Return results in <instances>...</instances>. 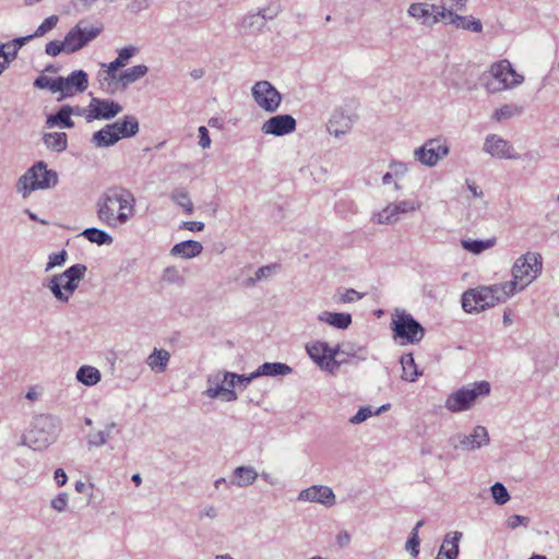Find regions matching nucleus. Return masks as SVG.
Wrapping results in <instances>:
<instances>
[{
    "label": "nucleus",
    "mask_w": 559,
    "mask_h": 559,
    "mask_svg": "<svg viewBox=\"0 0 559 559\" xmlns=\"http://www.w3.org/2000/svg\"><path fill=\"white\" fill-rule=\"evenodd\" d=\"M135 195L122 186L107 188L95 204L98 221L110 228L127 225L135 215Z\"/></svg>",
    "instance_id": "obj_1"
},
{
    "label": "nucleus",
    "mask_w": 559,
    "mask_h": 559,
    "mask_svg": "<svg viewBox=\"0 0 559 559\" xmlns=\"http://www.w3.org/2000/svg\"><path fill=\"white\" fill-rule=\"evenodd\" d=\"M514 295V283H500L468 289L462 295V307L465 312H480L497 304L507 301Z\"/></svg>",
    "instance_id": "obj_2"
},
{
    "label": "nucleus",
    "mask_w": 559,
    "mask_h": 559,
    "mask_svg": "<svg viewBox=\"0 0 559 559\" xmlns=\"http://www.w3.org/2000/svg\"><path fill=\"white\" fill-rule=\"evenodd\" d=\"M480 80L489 94L513 90L524 82V75L518 73L508 59H501L490 64Z\"/></svg>",
    "instance_id": "obj_3"
},
{
    "label": "nucleus",
    "mask_w": 559,
    "mask_h": 559,
    "mask_svg": "<svg viewBox=\"0 0 559 559\" xmlns=\"http://www.w3.org/2000/svg\"><path fill=\"white\" fill-rule=\"evenodd\" d=\"M85 264H74L62 273L52 275L44 284L58 302L68 304L86 274Z\"/></svg>",
    "instance_id": "obj_4"
},
{
    "label": "nucleus",
    "mask_w": 559,
    "mask_h": 559,
    "mask_svg": "<svg viewBox=\"0 0 559 559\" xmlns=\"http://www.w3.org/2000/svg\"><path fill=\"white\" fill-rule=\"evenodd\" d=\"M58 182L57 173L47 169L44 162H37L17 180L16 190L22 197L27 198L31 192L38 189H48Z\"/></svg>",
    "instance_id": "obj_5"
},
{
    "label": "nucleus",
    "mask_w": 559,
    "mask_h": 559,
    "mask_svg": "<svg viewBox=\"0 0 559 559\" xmlns=\"http://www.w3.org/2000/svg\"><path fill=\"white\" fill-rule=\"evenodd\" d=\"M543 269V258L537 252H527L520 257L512 269L513 280L508 283H514V294L523 290L540 273Z\"/></svg>",
    "instance_id": "obj_6"
},
{
    "label": "nucleus",
    "mask_w": 559,
    "mask_h": 559,
    "mask_svg": "<svg viewBox=\"0 0 559 559\" xmlns=\"http://www.w3.org/2000/svg\"><path fill=\"white\" fill-rule=\"evenodd\" d=\"M490 390L488 381H477L471 385L463 386L448 396L445 408L452 413L467 411L479 397L488 396Z\"/></svg>",
    "instance_id": "obj_7"
},
{
    "label": "nucleus",
    "mask_w": 559,
    "mask_h": 559,
    "mask_svg": "<svg viewBox=\"0 0 559 559\" xmlns=\"http://www.w3.org/2000/svg\"><path fill=\"white\" fill-rule=\"evenodd\" d=\"M391 329L394 332V337L403 340V343H419L425 335V330L420 323L405 310L395 311Z\"/></svg>",
    "instance_id": "obj_8"
},
{
    "label": "nucleus",
    "mask_w": 559,
    "mask_h": 559,
    "mask_svg": "<svg viewBox=\"0 0 559 559\" xmlns=\"http://www.w3.org/2000/svg\"><path fill=\"white\" fill-rule=\"evenodd\" d=\"M209 388L203 394L210 399H217L222 396L226 402L237 400V393L234 388L237 385V373L230 371H223L215 376H209L206 380Z\"/></svg>",
    "instance_id": "obj_9"
},
{
    "label": "nucleus",
    "mask_w": 559,
    "mask_h": 559,
    "mask_svg": "<svg viewBox=\"0 0 559 559\" xmlns=\"http://www.w3.org/2000/svg\"><path fill=\"white\" fill-rule=\"evenodd\" d=\"M420 202L402 200L388 204L380 212L373 213L371 221L380 225H393L400 221L402 214L413 213L420 209Z\"/></svg>",
    "instance_id": "obj_10"
},
{
    "label": "nucleus",
    "mask_w": 559,
    "mask_h": 559,
    "mask_svg": "<svg viewBox=\"0 0 559 559\" xmlns=\"http://www.w3.org/2000/svg\"><path fill=\"white\" fill-rule=\"evenodd\" d=\"M49 425V418L46 416L35 418L31 429L23 435L22 444L35 451L46 449L52 441L51 433L48 430Z\"/></svg>",
    "instance_id": "obj_11"
},
{
    "label": "nucleus",
    "mask_w": 559,
    "mask_h": 559,
    "mask_svg": "<svg viewBox=\"0 0 559 559\" xmlns=\"http://www.w3.org/2000/svg\"><path fill=\"white\" fill-rule=\"evenodd\" d=\"M257 105L266 112H275L282 104V94L269 81H259L251 88Z\"/></svg>",
    "instance_id": "obj_12"
},
{
    "label": "nucleus",
    "mask_w": 559,
    "mask_h": 559,
    "mask_svg": "<svg viewBox=\"0 0 559 559\" xmlns=\"http://www.w3.org/2000/svg\"><path fill=\"white\" fill-rule=\"evenodd\" d=\"M102 33L100 26H87L85 22L80 21L64 36L68 47V53H73L85 47Z\"/></svg>",
    "instance_id": "obj_13"
},
{
    "label": "nucleus",
    "mask_w": 559,
    "mask_h": 559,
    "mask_svg": "<svg viewBox=\"0 0 559 559\" xmlns=\"http://www.w3.org/2000/svg\"><path fill=\"white\" fill-rule=\"evenodd\" d=\"M450 152L447 143L440 139L427 140L420 147L414 151V157L420 164L432 167Z\"/></svg>",
    "instance_id": "obj_14"
},
{
    "label": "nucleus",
    "mask_w": 559,
    "mask_h": 559,
    "mask_svg": "<svg viewBox=\"0 0 559 559\" xmlns=\"http://www.w3.org/2000/svg\"><path fill=\"white\" fill-rule=\"evenodd\" d=\"M122 110L123 107L114 99L93 97L87 107L85 119L87 122L94 120H110Z\"/></svg>",
    "instance_id": "obj_15"
},
{
    "label": "nucleus",
    "mask_w": 559,
    "mask_h": 559,
    "mask_svg": "<svg viewBox=\"0 0 559 559\" xmlns=\"http://www.w3.org/2000/svg\"><path fill=\"white\" fill-rule=\"evenodd\" d=\"M484 152L493 158L499 159H519L520 155L515 152L512 144L498 134H489L485 138Z\"/></svg>",
    "instance_id": "obj_16"
},
{
    "label": "nucleus",
    "mask_w": 559,
    "mask_h": 559,
    "mask_svg": "<svg viewBox=\"0 0 559 559\" xmlns=\"http://www.w3.org/2000/svg\"><path fill=\"white\" fill-rule=\"evenodd\" d=\"M455 11L456 10L440 11L438 15L435 16V21H442L447 25H453L456 28L474 33H480L483 31L480 20L472 15H460Z\"/></svg>",
    "instance_id": "obj_17"
},
{
    "label": "nucleus",
    "mask_w": 559,
    "mask_h": 559,
    "mask_svg": "<svg viewBox=\"0 0 559 559\" xmlns=\"http://www.w3.org/2000/svg\"><path fill=\"white\" fill-rule=\"evenodd\" d=\"M61 100L64 97L73 96L76 93H83L88 87V78L85 71L74 70L68 78L59 76Z\"/></svg>",
    "instance_id": "obj_18"
},
{
    "label": "nucleus",
    "mask_w": 559,
    "mask_h": 559,
    "mask_svg": "<svg viewBox=\"0 0 559 559\" xmlns=\"http://www.w3.org/2000/svg\"><path fill=\"white\" fill-rule=\"evenodd\" d=\"M296 120L290 115H277L265 120L261 127L264 134L283 136L296 130Z\"/></svg>",
    "instance_id": "obj_19"
},
{
    "label": "nucleus",
    "mask_w": 559,
    "mask_h": 559,
    "mask_svg": "<svg viewBox=\"0 0 559 559\" xmlns=\"http://www.w3.org/2000/svg\"><path fill=\"white\" fill-rule=\"evenodd\" d=\"M299 501L317 502L325 507L335 504V495L333 490L323 485H313L302 489L298 495Z\"/></svg>",
    "instance_id": "obj_20"
},
{
    "label": "nucleus",
    "mask_w": 559,
    "mask_h": 559,
    "mask_svg": "<svg viewBox=\"0 0 559 559\" xmlns=\"http://www.w3.org/2000/svg\"><path fill=\"white\" fill-rule=\"evenodd\" d=\"M440 10L441 8L439 7V4L415 2L408 7L407 13L411 17L420 22L423 25L432 26L440 22L435 21V16L438 15V12H440Z\"/></svg>",
    "instance_id": "obj_21"
},
{
    "label": "nucleus",
    "mask_w": 559,
    "mask_h": 559,
    "mask_svg": "<svg viewBox=\"0 0 559 559\" xmlns=\"http://www.w3.org/2000/svg\"><path fill=\"white\" fill-rule=\"evenodd\" d=\"M456 440L457 444H454V448H461L469 451L488 444L489 436L485 427L476 426L469 435H457Z\"/></svg>",
    "instance_id": "obj_22"
},
{
    "label": "nucleus",
    "mask_w": 559,
    "mask_h": 559,
    "mask_svg": "<svg viewBox=\"0 0 559 559\" xmlns=\"http://www.w3.org/2000/svg\"><path fill=\"white\" fill-rule=\"evenodd\" d=\"M353 127V119L343 110H335L328 121V132L335 136L341 138L346 135Z\"/></svg>",
    "instance_id": "obj_23"
},
{
    "label": "nucleus",
    "mask_w": 559,
    "mask_h": 559,
    "mask_svg": "<svg viewBox=\"0 0 559 559\" xmlns=\"http://www.w3.org/2000/svg\"><path fill=\"white\" fill-rule=\"evenodd\" d=\"M115 126L108 123L100 130L96 131L91 139L92 144L95 147H109L120 141V135H117Z\"/></svg>",
    "instance_id": "obj_24"
},
{
    "label": "nucleus",
    "mask_w": 559,
    "mask_h": 559,
    "mask_svg": "<svg viewBox=\"0 0 559 559\" xmlns=\"http://www.w3.org/2000/svg\"><path fill=\"white\" fill-rule=\"evenodd\" d=\"M73 112H75L73 107L64 105L55 115L47 117L46 124L49 128L60 127L71 129L74 127V121L71 119Z\"/></svg>",
    "instance_id": "obj_25"
},
{
    "label": "nucleus",
    "mask_w": 559,
    "mask_h": 559,
    "mask_svg": "<svg viewBox=\"0 0 559 559\" xmlns=\"http://www.w3.org/2000/svg\"><path fill=\"white\" fill-rule=\"evenodd\" d=\"M111 124L115 126L114 129L117 135H120V140L134 136L140 130L139 120L132 115H127Z\"/></svg>",
    "instance_id": "obj_26"
},
{
    "label": "nucleus",
    "mask_w": 559,
    "mask_h": 559,
    "mask_svg": "<svg viewBox=\"0 0 559 559\" xmlns=\"http://www.w3.org/2000/svg\"><path fill=\"white\" fill-rule=\"evenodd\" d=\"M203 250V246L201 242L197 240H185L176 243L170 253L175 257H181L185 259H192L201 254Z\"/></svg>",
    "instance_id": "obj_27"
},
{
    "label": "nucleus",
    "mask_w": 559,
    "mask_h": 559,
    "mask_svg": "<svg viewBox=\"0 0 559 559\" xmlns=\"http://www.w3.org/2000/svg\"><path fill=\"white\" fill-rule=\"evenodd\" d=\"M259 477L253 466H238L233 472L231 484L237 487H248Z\"/></svg>",
    "instance_id": "obj_28"
},
{
    "label": "nucleus",
    "mask_w": 559,
    "mask_h": 559,
    "mask_svg": "<svg viewBox=\"0 0 559 559\" xmlns=\"http://www.w3.org/2000/svg\"><path fill=\"white\" fill-rule=\"evenodd\" d=\"M148 68L145 64H136L126 69L118 75V85L122 90L146 75Z\"/></svg>",
    "instance_id": "obj_29"
},
{
    "label": "nucleus",
    "mask_w": 559,
    "mask_h": 559,
    "mask_svg": "<svg viewBox=\"0 0 559 559\" xmlns=\"http://www.w3.org/2000/svg\"><path fill=\"white\" fill-rule=\"evenodd\" d=\"M318 320L341 330L352 324V316L344 312L323 311L318 316Z\"/></svg>",
    "instance_id": "obj_30"
},
{
    "label": "nucleus",
    "mask_w": 559,
    "mask_h": 559,
    "mask_svg": "<svg viewBox=\"0 0 559 559\" xmlns=\"http://www.w3.org/2000/svg\"><path fill=\"white\" fill-rule=\"evenodd\" d=\"M169 360L170 354L168 350L154 348L146 358V364L152 371L162 373L166 371Z\"/></svg>",
    "instance_id": "obj_31"
},
{
    "label": "nucleus",
    "mask_w": 559,
    "mask_h": 559,
    "mask_svg": "<svg viewBox=\"0 0 559 559\" xmlns=\"http://www.w3.org/2000/svg\"><path fill=\"white\" fill-rule=\"evenodd\" d=\"M116 427L117 424L111 421L107 424L103 430H97L88 433L86 437L87 447L92 449L105 445L111 438L112 431Z\"/></svg>",
    "instance_id": "obj_32"
},
{
    "label": "nucleus",
    "mask_w": 559,
    "mask_h": 559,
    "mask_svg": "<svg viewBox=\"0 0 559 559\" xmlns=\"http://www.w3.org/2000/svg\"><path fill=\"white\" fill-rule=\"evenodd\" d=\"M461 532H450L444 536L443 543L440 547L441 554H444L445 559H456L459 556V544L462 538Z\"/></svg>",
    "instance_id": "obj_33"
},
{
    "label": "nucleus",
    "mask_w": 559,
    "mask_h": 559,
    "mask_svg": "<svg viewBox=\"0 0 559 559\" xmlns=\"http://www.w3.org/2000/svg\"><path fill=\"white\" fill-rule=\"evenodd\" d=\"M43 142L48 150L61 153L67 150L68 136L64 132H49L43 135Z\"/></svg>",
    "instance_id": "obj_34"
},
{
    "label": "nucleus",
    "mask_w": 559,
    "mask_h": 559,
    "mask_svg": "<svg viewBox=\"0 0 559 559\" xmlns=\"http://www.w3.org/2000/svg\"><path fill=\"white\" fill-rule=\"evenodd\" d=\"M75 378L82 384L93 386L102 380V373L96 367L84 365L78 369Z\"/></svg>",
    "instance_id": "obj_35"
},
{
    "label": "nucleus",
    "mask_w": 559,
    "mask_h": 559,
    "mask_svg": "<svg viewBox=\"0 0 559 559\" xmlns=\"http://www.w3.org/2000/svg\"><path fill=\"white\" fill-rule=\"evenodd\" d=\"M293 369L284 362H264L255 370V376L275 377L292 373Z\"/></svg>",
    "instance_id": "obj_36"
},
{
    "label": "nucleus",
    "mask_w": 559,
    "mask_h": 559,
    "mask_svg": "<svg viewBox=\"0 0 559 559\" xmlns=\"http://www.w3.org/2000/svg\"><path fill=\"white\" fill-rule=\"evenodd\" d=\"M306 349L310 358L325 370L326 353L330 352L329 344L325 342H316L307 345Z\"/></svg>",
    "instance_id": "obj_37"
},
{
    "label": "nucleus",
    "mask_w": 559,
    "mask_h": 559,
    "mask_svg": "<svg viewBox=\"0 0 559 559\" xmlns=\"http://www.w3.org/2000/svg\"><path fill=\"white\" fill-rule=\"evenodd\" d=\"M400 362L402 365L403 374L402 379L414 382L421 373L418 371V368L415 364L413 354H404Z\"/></svg>",
    "instance_id": "obj_38"
},
{
    "label": "nucleus",
    "mask_w": 559,
    "mask_h": 559,
    "mask_svg": "<svg viewBox=\"0 0 559 559\" xmlns=\"http://www.w3.org/2000/svg\"><path fill=\"white\" fill-rule=\"evenodd\" d=\"M523 107L515 104H506L500 108L496 109L492 114V120L496 122H501L503 120L511 119L513 117H518L522 115Z\"/></svg>",
    "instance_id": "obj_39"
},
{
    "label": "nucleus",
    "mask_w": 559,
    "mask_h": 559,
    "mask_svg": "<svg viewBox=\"0 0 559 559\" xmlns=\"http://www.w3.org/2000/svg\"><path fill=\"white\" fill-rule=\"evenodd\" d=\"M342 354L344 358L349 359L354 358L357 360H366L368 356V350L366 346L358 345L353 342H346L342 344Z\"/></svg>",
    "instance_id": "obj_40"
},
{
    "label": "nucleus",
    "mask_w": 559,
    "mask_h": 559,
    "mask_svg": "<svg viewBox=\"0 0 559 559\" xmlns=\"http://www.w3.org/2000/svg\"><path fill=\"white\" fill-rule=\"evenodd\" d=\"M82 235L91 242L97 245H111L114 239L105 230L98 229L95 227L86 228Z\"/></svg>",
    "instance_id": "obj_41"
},
{
    "label": "nucleus",
    "mask_w": 559,
    "mask_h": 559,
    "mask_svg": "<svg viewBox=\"0 0 559 559\" xmlns=\"http://www.w3.org/2000/svg\"><path fill=\"white\" fill-rule=\"evenodd\" d=\"M278 267H280V265L276 263L263 265V266L259 267L255 271L254 276L249 277L245 281V286L252 287L257 283L269 278L275 272V270H277Z\"/></svg>",
    "instance_id": "obj_42"
},
{
    "label": "nucleus",
    "mask_w": 559,
    "mask_h": 559,
    "mask_svg": "<svg viewBox=\"0 0 559 559\" xmlns=\"http://www.w3.org/2000/svg\"><path fill=\"white\" fill-rule=\"evenodd\" d=\"M496 242V239L492 238V239H487V240H472V239H463L462 240V247L474 253V254H479L481 253L483 251L493 247Z\"/></svg>",
    "instance_id": "obj_43"
},
{
    "label": "nucleus",
    "mask_w": 559,
    "mask_h": 559,
    "mask_svg": "<svg viewBox=\"0 0 559 559\" xmlns=\"http://www.w3.org/2000/svg\"><path fill=\"white\" fill-rule=\"evenodd\" d=\"M170 199L180 207L185 210L186 213L192 214L193 212V203L189 197V193L186 189H176L171 192Z\"/></svg>",
    "instance_id": "obj_44"
},
{
    "label": "nucleus",
    "mask_w": 559,
    "mask_h": 559,
    "mask_svg": "<svg viewBox=\"0 0 559 559\" xmlns=\"http://www.w3.org/2000/svg\"><path fill=\"white\" fill-rule=\"evenodd\" d=\"M338 356H343L342 345H336L335 347H330V352L326 353L325 370L332 371L335 367H338L340 364L346 361V358H344V357L341 360H337Z\"/></svg>",
    "instance_id": "obj_45"
},
{
    "label": "nucleus",
    "mask_w": 559,
    "mask_h": 559,
    "mask_svg": "<svg viewBox=\"0 0 559 559\" xmlns=\"http://www.w3.org/2000/svg\"><path fill=\"white\" fill-rule=\"evenodd\" d=\"M364 297V294L358 293L353 288L338 289L335 298L337 302L342 304H350L357 300H360Z\"/></svg>",
    "instance_id": "obj_46"
},
{
    "label": "nucleus",
    "mask_w": 559,
    "mask_h": 559,
    "mask_svg": "<svg viewBox=\"0 0 559 559\" xmlns=\"http://www.w3.org/2000/svg\"><path fill=\"white\" fill-rule=\"evenodd\" d=\"M34 86L37 88H49L52 93L60 92L59 78L50 79L46 75H39L34 81Z\"/></svg>",
    "instance_id": "obj_47"
},
{
    "label": "nucleus",
    "mask_w": 559,
    "mask_h": 559,
    "mask_svg": "<svg viewBox=\"0 0 559 559\" xmlns=\"http://www.w3.org/2000/svg\"><path fill=\"white\" fill-rule=\"evenodd\" d=\"M490 490L497 504L502 506L509 501L510 495L503 484L496 483Z\"/></svg>",
    "instance_id": "obj_48"
},
{
    "label": "nucleus",
    "mask_w": 559,
    "mask_h": 559,
    "mask_svg": "<svg viewBox=\"0 0 559 559\" xmlns=\"http://www.w3.org/2000/svg\"><path fill=\"white\" fill-rule=\"evenodd\" d=\"M59 22L58 15H50L47 19L44 20V22L37 27L35 33L33 34L34 37H40L50 32L52 28L57 26Z\"/></svg>",
    "instance_id": "obj_49"
},
{
    "label": "nucleus",
    "mask_w": 559,
    "mask_h": 559,
    "mask_svg": "<svg viewBox=\"0 0 559 559\" xmlns=\"http://www.w3.org/2000/svg\"><path fill=\"white\" fill-rule=\"evenodd\" d=\"M68 253L66 250L49 254L48 263L46 264L45 271L49 272L56 266H61L66 263Z\"/></svg>",
    "instance_id": "obj_50"
},
{
    "label": "nucleus",
    "mask_w": 559,
    "mask_h": 559,
    "mask_svg": "<svg viewBox=\"0 0 559 559\" xmlns=\"http://www.w3.org/2000/svg\"><path fill=\"white\" fill-rule=\"evenodd\" d=\"M45 52L51 57H56L61 52L68 53V47H67L66 39H63L62 41H60V40L49 41L45 47Z\"/></svg>",
    "instance_id": "obj_51"
},
{
    "label": "nucleus",
    "mask_w": 559,
    "mask_h": 559,
    "mask_svg": "<svg viewBox=\"0 0 559 559\" xmlns=\"http://www.w3.org/2000/svg\"><path fill=\"white\" fill-rule=\"evenodd\" d=\"M153 0H128L127 9L134 14H139L145 10H147Z\"/></svg>",
    "instance_id": "obj_52"
},
{
    "label": "nucleus",
    "mask_w": 559,
    "mask_h": 559,
    "mask_svg": "<svg viewBox=\"0 0 559 559\" xmlns=\"http://www.w3.org/2000/svg\"><path fill=\"white\" fill-rule=\"evenodd\" d=\"M138 52L139 48L133 45L123 47L118 51V57L116 58V60L120 61L121 66L124 67L128 60L135 56Z\"/></svg>",
    "instance_id": "obj_53"
},
{
    "label": "nucleus",
    "mask_w": 559,
    "mask_h": 559,
    "mask_svg": "<svg viewBox=\"0 0 559 559\" xmlns=\"http://www.w3.org/2000/svg\"><path fill=\"white\" fill-rule=\"evenodd\" d=\"M119 68H122V66H121L120 61H117L116 59L107 66V70H106L107 76H105L104 80L108 81L109 86L112 84L114 81H116V85H118L117 70Z\"/></svg>",
    "instance_id": "obj_54"
},
{
    "label": "nucleus",
    "mask_w": 559,
    "mask_h": 559,
    "mask_svg": "<svg viewBox=\"0 0 559 559\" xmlns=\"http://www.w3.org/2000/svg\"><path fill=\"white\" fill-rule=\"evenodd\" d=\"M440 11L465 10L467 0H440Z\"/></svg>",
    "instance_id": "obj_55"
},
{
    "label": "nucleus",
    "mask_w": 559,
    "mask_h": 559,
    "mask_svg": "<svg viewBox=\"0 0 559 559\" xmlns=\"http://www.w3.org/2000/svg\"><path fill=\"white\" fill-rule=\"evenodd\" d=\"M372 415L374 414L369 406L360 407L358 412L349 419V423L353 425H358L367 420Z\"/></svg>",
    "instance_id": "obj_56"
},
{
    "label": "nucleus",
    "mask_w": 559,
    "mask_h": 559,
    "mask_svg": "<svg viewBox=\"0 0 559 559\" xmlns=\"http://www.w3.org/2000/svg\"><path fill=\"white\" fill-rule=\"evenodd\" d=\"M68 493L60 492L56 498L51 500V508L58 512H62L68 506Z\"/></svg>",
    "instance_id": "obj_57"
},
{
    "label": "nucleus",
    "mask_w": 559,
    "mask_h": 559,
    "mask_svg": "<svg viewBox=\"0 0 559 559\" xmlns=\"http://www.w3.org/2000/svg\"><path fill=\"white\" fill-rule=\"evenodd\" d=\"M530 523V519L526 518V516H522V515H518V514H514V515H511L508 520H507V526L509 528H516L521 525L523 526H527Z\"/></svg>",
    "instance_id": "obj_58"
},
{
    "label": "nucleus",
    "mask_w": 559,
    "mask_h": 559,
    "mask_svg": "<svg viewBox=\"0 0 559 559\" xmlns=\"http://www.w3.org/2000/svg\"><path fill=\"white\" fill-rule=\"evenodd\" d=\"M198 132H199V145L202 148L210 147V145H211V138H210V134H209V130L204 126H201L198 129Z\"/></svg>",
    "instance_id": "obj_59"
},
{
    "label": "nucleus",
    "mask_w": 559,
    "mask_h": 559,
    "mask_svg": "<svg viewBox=\"0 0 559 559\" xmlns=\"http://www.w3.org/2000/svg\"><path fill=\"white\" fill-rule=\"evenodd\" d=\"M419 537L416 534H411L407 543L406 549L411 551L413 556H417L419 552Z\"/></svg>",
    "instance_id": "obj_60"
},
{
    "label": "nucleus",
    "mask_w": 559,
    "mask_h": 559,
    "mask_svg": "<svg viewBox=\"0 0 559 559\" xmlns=\"http://www.w3.org/2000/svg\"><path fill=\"white\" fill-rule=\"evenodd\" d=\"M205 225L202 222H183L180 226V228L189 231H202Z\"/></svg>",
    "instance_id": "obj_61"
},
{
    "label": "nucleus",
    "mask_w": 559,
    "mask_h": 559,
    "mask_svg": "<svg viewBox=\"0 0 559 559\" xmlns=\"http://www.w3.org/2000/svg\"><path fill=\"white\" fill-rule=\"evenodd\" d=\"M255 378H259L258 376H255V371H253L252 373L250 374H237V385L239 386H242V388H247L251 381Z\"/></svg>",
    "instance_id": "obj_62"
},
{
    "label": "nucleus",
    "mask_w": 559,
    "mask_h": 559,
    "mask_svg": "<svg viewBox=\"0 0 559 559\" xmlns=\"http://www.w3.org/2000/svg\"><path fill=\"white\" fill-rule=\"evenodd\" d=\"M16 49H13L12 51H5L3 49V55H0V58H2L3 60L0 61V63L3 64L4 69H7L9 64L16 58Z\"/></svg>",
    "instance_id": "obj_63"
},
{
    "label": "nucleus",
    "mask_w": 559,
    "mask_h": 559,
    "mask_svg": "<svg viewBox=\"0 0 559 559\" xmlns=\"http://www.w3.org/2000/svg\"><path fill=\"white\" fill-rule=\"evenodd\" d=\"M35 38L33 36V34L31 35H27V36H24V37H17V38H14L10 44V46H13L14 48L13 49H16V51L23 47L27 41H29L31 39Z\"/></svg>",
    "instance_id": "obj_64"
}]
</instances>
